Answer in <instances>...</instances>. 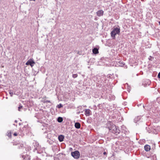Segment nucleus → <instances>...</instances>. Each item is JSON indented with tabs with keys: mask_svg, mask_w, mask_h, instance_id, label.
<instances>
[{
	"mask_svg": "<svg viewBox=\"0 0 160 160\" xmlns=\"http://www.w3.org/2000/svg\"><path fill=\"white\" fill-rule=\"evenodd\" d=\"M64 138V137L63 135H61L58 136V138L59 141L60 142H62L63 141Z\"/></svg>",
	"mask_w": 160,
	"mask_h": 160,
	"instance_id": "0eeeda50",
	"label": "nucleus"
},
{
	"mask_svg": "<svg viewBox=\"0 0 160 160\" xmlns=\"http://www.w3.org/2000/svg\"><path fill=\"white\" fill-rule=\"evenodd\" d=\"M71 154L72 156L76 159L79 158L80 157V153L78 151H75L74 152H72Z\"/></svg>",
	"mask_w": 160,
	"mask_h": 160,
	"instance_id": "20e7f679",
	"label": "nucleus"
},
{
	"mask_svg": "<svg viewBox=\"0 0 160 160\" xmlns=\"http://www.w3.org/2000/svg\"><path fill=\"white\" fill-rule=\"evenodd\" d=\"M117 66L126 67V66H125V63L121 61H120L118 62V64Z\"/></svg>",
	"mask_w": 160,
	"mask_h": 160,
	"instance_id": "6e6552de",
	"label": "nucleus"
},
{
	"mask_svg": "<svg viewBox=\"0 0 160 160\" xmlns=\"http://www.w3.org/2000/svg\"><path fill=\"white\" fill-rule=\"evenodd\" d=\"M79 160H87V158H85L84 157H80Z\"/></svg>",
	"mask_w": 160,
	"mask_h": 160,
	"instance_id": "6ab92c4d",
	"label": "nucleus"
},
{
	"mask_svg": "<svg viewBox=\"0 0 160 160\" xmlns=\"http://www.w3.org/2000/svg\"><path fill=\"white\" fill-rule=\"evenodd\" d=\"M97 15L99 17L100 16V10H99L97 12Z\"/></svg>",
	"mask_w": 160,
	"mask_h": 160,
	"instance_id": "4be33fe9",
	"label": "nucleus"
},
{
	"mask_svg": "<svg viewBox=\"0 0 160 160\" xmlns=\"http://www.w3.org/2000/svg\"><path fill=\"white\" fill-rule=\"evenodd\" d=\"M15 122L17 123V120H15Z\"/></svg>",
	"mask_w": 160,
	"mask_h": 160,
	"instance_id": "c9c22d12",
	"label": "nucleus"
},
{
	"mask_svg": "<svg viewBox=\"0 0 160 160\" xmlns=\"http://www.w3.org/2000/svg\"><path fill=\"white\" fill-rule=\"evenodd\" d=\"M159 24L160 25V21L159 22Z\"/></svg>",
	"mask_w": 160,
	"mask_h": 160,
	"instance_id": "ea45409f",
	"label": "nucleus"
},
{
	"mask_svg": "<svg viewBox=\"0 0 160 160\" xmlns=\"http://www.w3.org/2000/svg\"><path fill=\"white\" fill-rule=\"evenodd\" d=\"M92 52L94 54H96L98 53V49L96 48H94L92 49Z\"/></svg>",
	"mask_w": 160,
	"mask_h": 160,
	"instance_id": "f8f14e48",
	"label": "nucleus"
},
{
	"mask_svg": "<svg viewBox=\"0 0 160 160\" xmlns=\"http://www.w3.org/2000/svg\"><path fill=\"white\" fill-rule=\"evenodd\" d=\"M80 113V112H78L77 113L78 114H79Z\"/></svg>",
	"mask_w": 160,
	"mask_h": 160,
	"instance_id": "4c0bfd02",
	"label": "nucleus"
},
{
	"mask_svg": "<svg viewBox=\"0 0 160 160\" xmlns=\"http://www.w3.org/2000/svg\"><path fill=\"white\" fill-rule=\"evenodd\" d=\"M7 136L9 138H11L12 136V133L11 132L9 131L7 132Z\"/></svg>",
	"mask_w": 160,
	"mask_h": 160,
	"instance_id": "dca6fc26",
	"label": "nucleus"
},
{
	"mask_svg": "<svg viewBox=\"0 0 160 160\" xmlns=\"http://www.w3.org/2000/svg\"><path fill=\"white\" fill-rule=\"evenodd\" d=\"M153 58L151 56H150L148 58V59L149 60H150V61H152L153 59Z\"/></svg>",
	"mask_w": 160,
	"mask_h": 160,
	"instance_id": "412c9836",
	"label": "nucleus"
},
{
	"mask_svg": "<svg viewBox=\"0 0 160 160\" xmlns=\"http://www.w3.org/2000/svg\"><path fill=\"white\" fill-rule=\"evenodd\" d=\"M91 111L90 109H86L85 111V114L86 116H89L90 115Z\"/></svg>",
	"mask_w": 160,
	"mask_h": 160,
	"instance_id": "1a4fd4ad",
	"label": "nucleus"
},
{
	"mask_svg": "<svg viewBox=\"0 0 160 160\" xmlns=\"http://www.w3.org/2000/svg\"><path fill=\"white\" fill-rule=\"evenodd\" d=\"M112 86H113L112 85H109V86H108V88L111 89L112 88Z\"/></svg>",
	"mask_w": 160,
	"mask_h": 160,
	"instance_id": "b1692460",
	"label": "nucleus"
},
{
	"mask_svg": "<svg viewBox=\"0 0 160 160\" xmlns=\"http://www.w3.org/2000/svg\"><path fill=\"white\" fill-rule=\"evenodd\" d=\"M144 149L147 151H149L150 149V147L149 145H146L144 146Z\"/></svg>",
	"mask_w": 160,
	"mask_h": 160,
	"instance_id": "9b49d317",
	"label": "nucleus"
},
{
	"mask_svg": "<svg viewBox=\"0 0 160 160\" xmlns=\"http://www.w3.org/2000/svg\"><path fill=\"white\" fill-rule=\"evenodd\" d=\"M21 124H22V123H19V125H21Z\"/></svg>",
	"mask_w": 160,
	"mask_h": 160,
	"instance_id": "58836bf2",
	"label": "nucleus"
},
{
	"mask_svg": "<svg viewBox=\"0 0 160 160\" xmlns=\"http://www.w3.org/2000/svg\"><path fill=\"white\" fill-rule=\"evenodd\" d=\"M108 78H114V75L113 74H108L107 76Z\"/></svg>",
	"mask_w": 160,
	"mask_h": 160,
	"instance_id": "2eb2a0df",
	"label": "nucleus"
},
{
	"mask_svg": "<svg viewBox=\"0 0 160 160\" xmlns=\"http://www.w3.org/2000/svg\"><path fill=\"white\" fill-rule=\"evenodd\" d=\"M107 126L109 130L116 135L119 133L120 130L112 122H108L107 123Z\"/></svg>",
	"mask_w": 160,
	"mask_h": 160,
	"instance_id": "f257e3e1",
	"label": "nucleus"
},
{
	"mask_svg": "<svg viewBox=\"0 0 160 160\" xmlns=\"http://www.w3.org/2000/svg\"><path fill=\"white\" fill-rule=\"evenodd\" d=\"M57 121L59 122H61L63 121V118L62 117H59L57 119Z\"/></svg>",
	"mask_w": 160,
	"mask_h": 160,
	"instance_id": "4468645a",
	"label": "nucleus"
},
{
	"mask_svg": "<svg viewBox=\"0 0 160 160\" xmlns=\"http://www.w3.org/2000/svg\"><path fill=\"white\" fill-rule=\"evenodd\" d=\"M129 88H130V87H128V92H129V90H130Z\"/></svg>",
	"mask_w": 160,
	"mask_h": 160,
	"instance_id": "7c9ffc66",
	"label": "nucleus"
},
{
	"mask_svg": "<svg viewBox=\"0 0 160 160\" xmlns=\"http://www.w3.org/2000/svg\"><path fill=\"white\" fill-rule=\"evenodd\" d=\"M103 12L101 10V12H100V13H101V15L102 14V13H103Z\"/></svg>",
	"mask_w": 160,
	"mask_h": 160,
	"instance_id": "72a5a7b5",
	"label": "nucleus"
},
{
	"mask_svg": "<svg viewBox=\"0 0 160 160\" xmlns=\"http://www.w3.org/2000/svg\"><path fill=\"white\" fill-rule=\"evenodd\" d=\"M103 154L104 155H106L107 154H106V152H104L103 153Z\"/></svg>",
	"mask_w": 160,
	"mask_h": 160,
	"instance_id": "c756f323",
	"label": "nucleus"
},
{
	"mask_svg": "<svg viewBox=\"0 0 160 160\" xmlns=\"http://www.w3.org/2000/svg\"><path fill=\"white\" fill-rule=\"evenodd\" d=\"M75 127L77 129H79L80 128L81 125L78 122H76L75 124Z\"/></svg>",
	"mask_w": 160,
	"mask_h": 160,
	"instance_id": "9d476101",
	"label": "nucleus"
},
{
	"mask_svg": "<svg viewBox=\"0 0 160 160\" xmlns=\"http://www.w3.org/2000/svg\"><path fill=\"white\" fill-rule=\"evenodd\" d=\"M22 157L23 158V160H29L30 159V156L27 154L22 155Z\"/></svg>",
	"mask_w": 160,
	"mask_h": 160,
	"instance_id": "423d86ee",
	"label": "nucleus"
},
{
	"mask_svg": "<svg viewBox=\"0 0 160 160\" xmlns=\"http://www.w3.org/2000/svg\"><path fill=\"white\" fill-rule=\"evenodd\" d=\"M36 160H39V159L37 157L36 158ZM33 160H36L35 159H34Z\"/></svg>",
	"mask_w": 160,
	"mask_h": 160,
	"instance_id": "473e14b6",
	"label": "nucleus"
},
{
	"mask_svg": "<svg viewBox=\"0 0 160 160\" xmlns=\"http://www.w3.org/2000/svg\"><path fill=\"white\" fill-rule=\"evenodd\" d=\"M35 64V62L31 59L28 60L26 63V65H30L32 67H33Z\"/></svg>",
	"mask_w": 160,
	"mask_h": 160,
	"instance_id": "39448f33",
	"label": "nucleus"
},
{
	"mask_svg": "<svg viewBox=\"0 0 160 160\" xmlns=\"http://www.w3.org/2000/svg\"><path fill=\"white\" fill-rule=\"evenodd\" d=\"M95 19L96 20H97V19H96V18H95Z\"/></svg>",
	"mask_w": 160,
	"mask_h": 160,
	"instance_id": "79ce46f5",
	"label": "nucleus"
},
{
	"mask_svg": "<svg viewBox=\"0 0 160 160\" xmlns=\"http://www.w3.org/2000/svg\"><path fill=\"white\" fill-rule=\"evenodd\" d=\"M22 108V106L21 105H19V107H18V110L19 111H20V109Z\"/></svg>",
	"mask_w": 160,
	"mask_h": 160,
	"instance_id": "5701e85b",
	"label": "nucleus"
},
{
	"mask_svg": "<svg viewBox=\"0 0 160 160\" xmlns=\"http://www.w3.org/2000/svg\"><path fill=\"white\" fill-rule=\"evenodd\" d=\"M158 77L159 78H160V72L158 74Z\"/></svg>",
	"mask_w": 160,
	"mask_h": 160,
	"instance_id": "c85d7f7f",
	"label": "nucleus"
},
{
	"mask_svg": "<svg viewBox=\"0 0 160 160\" xmlns=\"http://www.w3.org/2000/svg\"><path fill=\"white\" fill-rule=\"evenodd\" d=\"M62 107H63L61 103H60L59 104H58V105L57 107H58V108H60Z\"/></svg>",
	"mask_w": 160,
	"mask_h": 160,
	"instance_id": "f3484780",
	"label": "nucleus"
},
{
	"mask_svg": "<svg viewBox=\"0 0 160 160\" xmlns=\"http://www.w3.org/2000/svg\"><path fill=\"white\" fill-rule=\"evenodd\" d=\"M27 149H28V151H29V150H31V147H28V148H27Z\"/></svg>",
	"mask_w": 160,
	"mask_h": 160,
	"instance_id": "393cba45",
	"label": "nucleus"
},
{
	"mask_svg": "<svg viewBox=\"0 0 160 160\" xmlns=\"http://www.w3.org/2000/svg\"><path fill=\"white\" fill-rule=\"evenodd\" d=\"M33 144L35 148L34 149V151L36 150L37 151V152L39 153H41L43 152V148H41L40 146L39 145L38 142H35L33 143Z\"/></svg>",
	"mask_w": 160,
	"mask_h": 160,
	"instance_id": "f03ea898",
	"label": "nucleus"
},
{
	"mask_svg": "<svg viewBox=\"0 0 160 160\" xmlns=\"http://www.w3.org/2000/svg\"><path fill=\"white\" fill-rule=\"evenodd\" d=\"M140 117L138 116L137 117H136L134 119V122L135 123H137L138 121H139L140 119Z\"/></svg>",
	"mask_w": 160,
	"mask_h": 160,
	"instance_id": "ddd939ff",
	"label": "nucleus"
},
{
	"mask_svg": "<svg viewBox=\"0 0 160 160\" xmlns=\"http://www.w3.org/2000/svg\"><path fill=\"white\" fill-rule=\"evenodd\" d=\"M78 77V74H73L72 75V77L74 78H76Z\"/></svg>",
	"mask_w": 160,
	"mask_h": 160,
	"instance_id": "aec40b11",
	"label": "nucleus"
},
{
	"mask_svg": "<svg viewBox=\"0 0 160 160\" xmlns=\"http://www.w3.org/2000/svg\"><path fill=\"white\" fill-rule=\"evenodd\" d=\"M20 146L21 148H22L23 149H24V148H23L24 146L23 144H21Z\"/></svg>",
	"mask_w": 160,
	"mask_h": 160,
	"instance_id": "a878e982",
	"label": "nucleus"
},
{
	"mask_svg": "<svg viewBox=\"0 0 160 160\" xmlns=\"http://www.w3.org/2000/svg\"><path fill=\"white\" fill-rule=\"evenodd\" d=\"M127 86V87H128V84H127V83H126L125 84V87H126V86Z\"/></svg>",
	"mask_w": 160,
	"mask_h": 160,
	"instance_id": "2f4dec72",
	"label": "nucleus"
},
{
	"mask_svg": "<svg viewBox=\"0 0 160 160\" xmlns=\"http://www.w3.org/2000/svg\"><path fill=\"white\" fill-rule=\"evenodd\" d=\"M105 81H106V82H107V80H105Z\"/></svg>",
	"mask_w": 160,
	"mask_h": 160,
	"instance_id": "a19ab883",
	"label": "nucleus"
},
{
	"mask_svg": "<svg viewBox=\"0 0 160 160\" xmlns=\"http://www.w3.org/2000/svg\"><path fill=\"white\" fill-rule=\"evenodd\" d=\"M9 93L10 94V96L11 97H12L13 95V91H12L11 90H10L9 91Z\"/></svg>",
	"mask_w": 160,
	"mask_h": 160,
	"instance_id": "a211bd4d",
	"label": "nucleus"
},
{
	"mask_svg": "<svg viewBox=\"0 0 160 160\" xmlns=\"http://www.w3.org/2000/svg\"><path fill=\"white\" fill-rule=\"evenodd\" d=\"M30 1H35L36 0H29Z\"/></svg>",
	"mask_w": 160,
	"mask_h": 160,
	"instance_id": "f704fd0d",
	"label": "nucleus"
},
{
	"mask_svg": "<svg viewBox=\"0 0 160 160\" xmlns=\"http://www.w3.org/2000/svg\"><path fill=\"white\" fill-rule=\"evenodd\" d=\"M120 32V29L118 28H116L113 29V30L111 32V36L113 39L115 38V35L117 34H119Z\"/></svg>",
	"mask_w": 160,
	"mask_h": 160,
	"instance_id": "7ed1b4c3",
	"label": "nucleus"
},
{
	"mask_svg": "<svg viewBox=\"0 0 160 160\" xmlns=\"http://www.w3.org/2000/svg\"><path fill=\"white\" fill-rule=\"evenodd\" d=\"M15 136H17V135H18V134L16 132H15L14 134H13Z\"/></svg>",
	"mask_w": 160,
	"mask_h": 160,
	"instance_id": "bb28decb",
	"label": "nucleus"
},
{
	"mask_svg": "<svg viewBox=\"0 0 160 160\" xmlns=\"http://www.w3.org/2000/svg\"><path fill=\"white\" fill-rule=\"evenodd\" d=\"M46 102H49V103L51 102L50 101V100H46Z\"/></svg>",
	"mask_w": 160,
	"mask_h": 160,
	"instance_id": "cd10ccee",
	"label": "nucleus"
},
{
	"mask_svg": "<svg viewBox=\"0 0 160 160\" xmlns=\"http://www.w3.org/2000/svg\"><path fill=\"white\" fill-rule=\"evenodd\" d=\"M103 91H105V90H106V89H105L104 88H103Z\"/></svg>",
	"mask_w": 160,
	"mask_h": 160,
	"instance_id": "e433bc0d",
	"label": "nucleus"
}]
</instances>
